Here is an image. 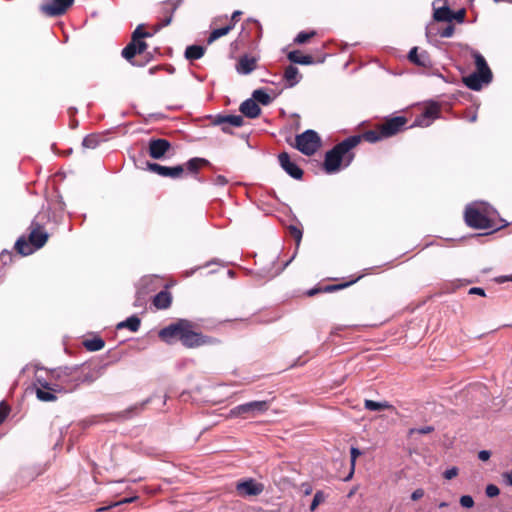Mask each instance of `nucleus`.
<instances>
[{
  "instance_id": "obj_60",
  "label": "nucleus",
  "mask_w": 512,
  "mask_h": 512,
  "mask_svg": "<svg viewBox=\"0 0 512 512\" xmlns=\"http://www.w3.org/2000/svg\"><path fill=\"white\" fill-rule=\"evenodd\" d=\"M476 118H477V116L474 114L473 116H471L470 121L474 122V121H476Z\"/></svg>"
},
{
  "instance_id": "obj_7",
  "label": "nucleus",
  "mask_w": 512,
  "mask_h": 512,
  "mask_svg": "<svg viewBox=\"0 0 512 512\" xmlns=\"http://www.w3.org/2000/svg\"><path fill=\"white\" fill-rule=\"evenodd\" d=\"M192 322L186 319H179L159 331V337L168 344L175 339L182 341V335H186Z\"/></svg>"
},
{
  "instance_id": "obj_59",
  "label": "nucleus",
  "mask_w": 512,
  "mask_h": 512,
  "mask_svg": "<svg viewBox=\"0 0 512 512\" xmlns=\"http://www.w3.org/2000/svg\"><path fill=\"white\" fill-rule=\"evenodd\" d=\"M360 278H361V276H359L357 279L352 280L351 282H349V283H347V284L343 285V287H345V286H348V285H350V284L355 283V282H356L357 280H359Z\"/></svg>"
},
{
  "instance_id": "obj_26",
  "label": "nucleus",
  "mask_w": 512,
  "mask_h": 512,
  "mask_svg": "<svg viewBox=\"0 0 512 512\" xmlns=\"http://www.w3.org/2000/svg\"><path fill=\"white\" fill-rule=\"evenodd\" d=\"M284 79L286 80L288 87H293L299 83L301 75L297 67L289 65L284 72Z\"/></svg>"
},
{
  "instance_id": "obj_9",
  "label": "nucleus",
  "mask_w": 512,
  "mask_h": 512,
  "mask_svg": "<svg viewBox=\"0 0 512 512\" xmlns=\"http://www.w3.org/2000/svg\"><path fill=\"white\" fill-rule=\"evenodd\" d=\"M131 42L122 50V56L130 61L136 54L142 53L147 45L144 41L145 37L152 36L153 34H132Z\"/></svg>"
},
{
  "instance_id": "obj_56",
  "label": "nucleus",
  "mask_w": 512,
  "mask_h": 512,
  "mask_svg": "<svg viewBox=\"0 0 512 512\" xmlns=\"http://www.w3.org/2000/svg\"><path fill=\"white\" fill-rule=\"evenodd\" d=\"M497 281L499 283H503V282H507V281H512V275H508V276H500Z\"/></svg>"
},
{
  "instance_id": "obj_41",
  "label": "nucleus",
  "mask_w": 512,
  "mask_h": 512,
  "mask_svg": "<svg viewBox=\"0 0 512 512\" xmlns=\"http://www.w3.org/2000/svg\"><path fill=\"white\" fill-rule=\"evenodd\" d=\"M136 499H137L136 496L130 497V498H125V499H123L121 501H118V502H115V503H113V504H111V505H109L107 507H100L96 511L97 512H103V511H106V510L110 509L111 507H115V506H118V505H121V504L131 503V502L135 501Z\"/></svg>"
},
{
  "instance_id": "obj_30",
  "label": "nucleus",
  "mask_w": 512,
  "mask_h": 512,
  "mask_svg": "<svg viewBox=\"0 0 512 512\" xmlns=\"http://www.w3.org/2000/svg\"><path fill=\"white\" fill-rule=\"evenodd\" d=\"M288 59L297 64L308 65L312 63V57L309 55H302L300 51H290L287 55Z\"/></svg>"
},
{
  "instance_id": "obj_44",
  "label": "nucleus",
  "mask_w": 512,
  "mask_h": 512,
  "mask_svg": "<svg viewBox=\"0 0 512 512\" xmlns=\"http://www.w3.org/2000/svg\"><path fill=\"white\" fill-rule=\"evenodd\" d=\"M314 34H298L296 38L294 39V42L296 44H304L308 42V40L313 36Z\"/></svg>"
},
{
  "instance_id": "obj_37",
  "label": "nucleus",
  "mask_w": 512,
  "mask_h": 512,
  "mask_svg": "<svg viewBox=\"0 0 512 512\" xmlns=\"http://www.w3.org/2000/svg\"><path fill=\"white\" fill-rule=\"evenodd\" d=\"M101 137L97 134L87 135L82 142V146L88 149H95L100 143Z\"/></svg>"
},
{
  "instance_id": "obj_13",
  "label": "nucleus",
  "mask_w": 512,
  "mask_h": 512,
  "mask_svg": "<svg viewBox=\"0 0 512 512\" xmlns=\"http://www.w3.org/2000/svg\"><path fill=\"white\" fill-rule=\"evenodd\" d=\"M210 341L208 337L202 335L201 333L194 331V324L192 323L186 335H182L181 343L188 348H195L205 344H208Z\"/></svg>"
},
{
  "instance_id": "obj_39",
  "label": "nucleus",
  "mask_w": 512,
  "mask_h": 512,
  "mask_svg": "<svg viewBox=\"0 0 512 512\" xmlns=\"http://www.w3.org/2000/svg\"><path fill=\"white\" fill-rule=\"evenodd\" d=\"M242 30H248V31H258L261 30V25L259 21L255 19H247L242 27Z\"/></svg>"
},
{
  "instance_id": "obj_46",
  "label": "nucleus",
  "mask_w": 512,
  "mask_h": 512,
  "mask_svg": "<svg viewBox=\"0 0 512 512\" xmlns=\"http://www.w3.org/2000/svg\"><path fill=\"white\" fill-rule=\"evenodd\" d=\"M290 234L296 239L297 243L299 244L301 238H302V231L299 230L295 226L290 227Z\"/></svg>"
},
{
  "instance_id": "obj_4",
  "label": "nucleus",
  "mask_w": 512,
  "mask_h": 512,
  "mask_svg": "<svg viewBox=\"0 0 512 512\" xmlns=\"http://www.w3.org/2000/svg\"><path fill=\"white\" fill-rule=\"evenodd\" d=\"M30 228L29 242L21 237L15 243L16 250L23 256H27L33 253L34 250L41 248L48 240V234L36 220L32 221Z\"/></svg>"
},
{
  "instance_id": "obj_3",
  "label": "nucleus",
  "mask_w": 512,
  "mask_h": 512,
  "mask_svg": "<svg viewBox=\"0 0 512 512\" xmlns=\"http://www.w3.org/2000/svg\"><path fill=\"white\" fill-rule=\"evenodd\" d=\"M52 381L61 388V393L74 391L81 383L92 381L87 376H83L77 367H64L54 370L51 373Z\"/></svg>"
},
{
  "instance_id": "obj_11",
  "label": "nucleus",
  "mask_w": 512,
  "mask_h": 512,
  "mask_svg": "<svg viewBox=\"0 0 512 512\" xmlns=\"http://www.w3.org/2000/svg\"><path fill=\"white\" fill-rule=\"evenodd\" d=\"M241 15V11H235L230 19L227 16L215 18L212 22L210 32H230L234 29L235 23L240 20Z\"/></svg>"
},
{
  "instance_id": "obj_64",
  "label": "nucleus",
  "mask_w": 512,
  "mask_h": 512,
  "mask_svg": "<svg viewBox=\"0 0 512 512\" xmlns=\"http://www.w3.org/2000/svg\"><path fill=\"white\" fill-rule=\"evenodd\" d=\"M352 473H353V470L351 471L350 475L347 476V479H350V476L352 475Z\"/></svg>"
},
{
  "instance_id": "obj_18",
  "label": "nucleus",
  "mask_w": 512,
  "mask_h": 512,
  "mask_svg": "<svg viewBox=\"0 0 512 512\" xmlns=\"http://www.w3.org/2000/svg\"><path fill=\"white\" fill-rule=\"evenodd\" d=\"M440 109L435 103L428 105L423 113L415 119V125L420 127H428L439 117Z\"/></svg>"
},
{
  "instance_id": "obj_27",
  "label": "nucleus",
  "mask_w": 512,
  "mask_h": 512,
  "mask_svg": "<svg viewBox=\"0 0 512 512\" xmlns=\"http://www.w3.org/2000/svg\"><path fill=\"white\" fill-rule=\"evenodd\" d=\"M206 48L202 45H190L185 50V58L189 61L198 60L203 57Z\"/></svg>"
},
{
  "instance_id": "obj_34",
  "label": "nucleus",
  "mask_w": 512,
  "mask_h": 512,
  "mask_svg": "<svg viewBox=\"0 0 512 512\" xmlns=\"http://www.w3.org/2000/svg\"><path fill=\"white\" fill-rule=\"evenodd\" d=\"M364 407H365V409L370 410V411H381L384 409H389L392 406L386 401L376 402L373 400L366 399L364 401Z\"/></svg>"
},
{
  "instance_id": "obj_31",
  "label": "nucleus",
  "mask_w": 512,
  "mask_h": 512,
  "mask_svg": "<svg viewBox=\"0 0 512 512\" xmlns=\"http://www.w3.org/2000/svg\"><path fill=\"white\" fill-rule=\"evenodd\" d=\"M384 135L382 134V128L381 126H379L376 130H369V131H366L364 132L361 136H360V140L361 139H364L365 141L369 142V143H375L377 141H380L382 139H384Z\"/></svg>"
},
{
  "instance_id": "obj_49",
  "label": "nucleus",
  "mask_w": 512,
  "mask_h": 512,
  "mask_svg": "<svg viewBox=\"0 0 512 512\" xmlns=\"http://www.w3.org/2000/svg\"><path fill=\"white\" fill-rule=\"evenodd\" d=\"M423 496H424V490L419 488L412 492L411 499L413 501H417V500L421 499Z\"/></svg>"
},
{
  "instance_id": "obj_42",
  "label": "nucleus",
  "mask_w": 512,
  "mask_h": 512,
  "mask_svg": "<svg viewBox=\"0 0 512 512\" xmlns=\"http://www.w3.org/2000/svg\"><path fill=\"white\" fill-rule=\"evenodd\" d=\"M500 493L499 488L494 484H489L486 487V495L490 498L498 496Z\"/></svg>"
},
{
  "instance_id": "obj_10",
  "label": "nucleus",
  "mask_w": 512,
  "mask_h": 512,
  "mask_svg": "<svg viewBox=\"0 0 512 512\" xmlns=\"http://www.w3.org/2000/svg\"><path fill=\"white\" fill-rule=\"evenodd\" d=\"M174 10L175 7H173V4H165L163 17H161L157 23H155L152 26H148L146 24H139L133 32H146L147 29H151L152 32H159L162 28H164L171 22Z\"/></svg>"
},
{
  "instance_id": "obj_35",
  "label": "nucleus",
  "mask_w": 512,
  "mask_h": 512,
  "mask_svg": "<svg viewBox=\"0 0 512 512\" xmlns=\"http://www.w3.org/2000/svg\"><path fill=\"white\" fill-rule=\"evenodd\" d=\"M253 100L262 105H269L272 101L271 96L263 89H257L252 94Z\"/></svg>"
},
{
  "instance_id": "obj_50",
  "label": "nucleus",
  "mask_w": 512,
  "mask_h": 512,
  "mask_svg": "<svg viewBox=\"0 0 512 512\" xmlns=\"http://www.w3.org/2000/svg\"><path fill=\"white\" fill-rule=\"evenodd\" d=\"M491 456V453L490 451L488 450H482L478 453V458L481 460V461H487Z\"/></svg>"
},
{
  "instance_id": "obj_52",
  "label": "nucleus",
  "mask_w": 512,
  "mask_h": 512,
  "mask_svg": "<svg viewBox=\"0 0 512 512\" xmlns=\"http://www.w3.org/2000/svg\"><path fill=\"white\" fill-rule=\"evenodd\" d=\"M469 294H477L480 296H485V291L479 287H473L469 290Z\"/></svg>"
},
{
  "instance_id": "obj_48",
  "label": "nucleus",
  "mask_w": 512,
  "mask_h": 512,
  "mask_svg": "<svg viewBox=\"0 0 512 512\" xmlns=\"http://www.w3.org/2000/svg\"><path fill=\"white\" fill-rule=\"evenodd\" d=\"M433 431V427L431 426H425L419 429H411V433H418V434H428Z\"/></svg>"
},
{
  "instance_id": "obj_29",
  "label": "nucleus",
  "mask_w": 512,
  "mask_h": 512,
  "mask_svg": "<svg viewBox=\"0 0 512 512\" xmlns=\"http://www.w3.org/2000/svg\"><path fill=\"white\" fill-rule=\"evenodd\" d=\"M472 56L474 58L475 66L477 69L476 72H480V73H484V74L492 76V72H491L490 68L488 67L485 58L477 51H474L472 53Z\"/></svg>"
},
{
  "instance_id": "obj_21",
  "label": "nucleus",
  "mask_w": 512,
  "mask_h": 512,
  "mask_svg": "<svg viewBox=\"0 0 512 512\" xmlns=\"http://www.w3.org/2000/svg\"><path fill=\"white\" fill-rule=\"evenodd\" d=\"M244 123V118L241 115H217L213 120L214 125L222 126V131L225 133H229V126L233 127H241Z\"/></svg>"
},
{
  "instance_id": "obj_36",
  "label": "nucleus",
  "mask_w": 512,
  "mask_h": 512,
  "mask_svg": "<svg viewBox=\"0 0 512 512\" xmlns=\"http://www.w3.org/2000/svg\"><path fill=\"white\" fill-rule=\"evenodd\" d=\"M105 345V342L101 338H93L84 341V346L89 351H99Z\"/></svg>"
},
{
  "instance_id": "obj_61",
  "label": "nucleus",
  "mask_w": 512,
  "mask_h": 512,
  "mask_svg": "<svg viewBox=\"0 0 512 512\" xmlns=\"http://www.w3.org/2000/svg\"><path fill=\"white\" fill-rule=\"evenodd\" d=\"M443 37H451L453 34H448V33H445V34H441Z\"/></svg>"
},
{
  "instance_id": "obj_17",
  "label": "nucleus",
  "mask_w": 512,
  "mask_h": 512,
  "mask_svg": "<svg viewBox=\"0 0 512 512\" xmlns=\"http://www.w3.org/2000/svg\"><path fill=\"white\" fill-rule=\"evenodd\" d=\"M406 122V118L402 116L390 118L380 125L382 128V134L385 138L391 137L401 131Z\"/></svg>"
},
{
  "instance_id": "obj_43",
  "label": "nucleus",
  "mask_w": 512,
  "mask_h": 512,
  "mask_svg": "<svg viewBox=\"0 0 512 512\" xmlns=\"http://www.w3.org/2000/svg\"><path fill=\"white\" fill-rule=\"evenodd\" d=\"M460 504L464 507V508H471L473 507L474 505V500L471 496L469 495H464L460 498Z\"/></svg>"
},
{
  "instance_id": "obj_47",
  "label": "nucleus",
  "mask_w": 512,
  "mask_h": 512,
  "mask_svg": "<svg viewBox=\"0 0 512 512\" xmlns=\"http://www.w3.org/2000/svg\"><path fill=\"white\" fill-rule=\"evenodd\" d=\"M458 474V469L456 467H452L450 469H447L445 472H444V477L447 479V480H450L454 477H456Z\"/></svg>"
},
{
  "instance_id": "obj_14",
  "label": "nucleus",
  "mask_w": 512,
  "mask_h": 512,
  "mask_svg": "<svg viewBox=\"0 0 512 512\" xmlns=\"http://www.w3.org/2000/svg\"><path fill=\"white\" fill-rule=\"evenodd\" d=\"M491 81L492 76L476 71L463 77L464 84L474 91L480 90L484 84H489Z\"/></svg>"
},
{
  "instance_id": "obj_58",
  "label": "nucleus",
  "mask_w": 512,
  "mask_h": 512,
  "mask_svg": "<svg viewBox=\"0 0 512 512\" xmlns=\"http://www.w3.org/2000/svg\"><path fill=\"white\" fill-rule=\"evenodd\" d=\"M25 473H28V475L30 476V479H34L35 477H37L38 475H40L42 473V470H39L38 472L36 473H30L28 470H25L24 471Z\"/></svg>"
},
{
  "instance_id": "obj_33",
  "label": "nucleus",
  "mask_w": 512,
  "mask_h": 512,
  "mask_svg": "<svg viewBox=\"0 0 512 512\" xmlns=\"http://www.w3.org/2000/svg\"><path fill=\"white\" fill-rule=\"evenodd\" d=\"M37 388H42V390H54V391H61V388H59L54 382H48L47 380L37 376L34 383V390L36 391Z\"/></svg>"
},
{
  "instance_id": "obj_45",
  "label": "nucleus",
  "mask_w": 512,
  "mask_h": 512,
  "mask_svg": "<svg viewBox=\"0 0 512 512\" xmlns=\"http://www.w3.org/2000/svg\"><path fill=\"white\" fill-rule=\"evenodd\" d=\"M350 455H351V466H352V469H354L356 459L358 456L361 455V451L358 448L352 447L350 450Z\"/></svg>"
},
{
  "instance_id": "obj_5",
  "label": "nucleus",
  "mask_w": 512,
  "mask_h": 512,
  "mask_svg": "<svg viewBox=\"0 0 512 512\" xmlns=\"http://www.w3.org/2000/svg\"><path fill=\"white\" fill-rule=\"evenodd\" d=\"M438 1L433 2V19L436 22H444L447 26L443 29L442 32H453L454 23H462L466 16V10L460 9L456 12L452 11L449 7H437L436 4Z\"/></svg>"
},
{
  "instance_id": "obj_12",
  "label": "nucleus",
  "mask_w": 512,
  "mask_h": 512,
  "mask_svg": "<svg viewBox=\"0 0 512 512\" xmlns=\"http://www.w3.org/2000/svg\"><path fill=\"white\" fill-rule=\"evenodd\" d=\"M74 0H52L41 6V11L48 16H58L67 11Z\"/></svg>"
},
{
  "instance_id": "obj_38",
  "label": "nucleus",
  "mask_w": 512,
  "mask_h": 512,
  "mask_svg": "<svg viewBox=\"0 0 512 512\" xmlns=\"http://www.w3.org/2000/svg\"><path fill=\"white\" fill-rule=\"evenodd\" d=\"M205 163H207V160L203 158H192L187 162L186 167L191 172H197L200 166Z\"/></svg>"
},
{
  "instance_id": "obj_24",
  "label": "nucleus",
  "mask_w": 512,
  "mask_h": 512,
  "mask_svg": "<svg viewBox=\"0 0 512 512\" xmlns=\"http://www.w3.org/2000/svg\"><path fill=\"white\" fill-rule=\"evenodd\" d=\"M240 111L248 118H256L260 115L261 109L253 99H247L240 105Z\"/></svg>"
},
{
  "instance_id": "obj_55",
  "label": "nucleus",
  "mask_w": 512,
  "mask_h": 512,
  "mask_svg": "<svg viewBox=\"0 0 512 512\" xmlns=\"http://www.w3.org/2000/svg\"><path fill=\"white\" fill-rule=\"evenodd\" d=\"M226 183H227V180H226V178L224 176H222V175L217 176L216 184H218V185H225Z\"/></svg>"
},
{
  "instance_id": "obj_6",
  "label": "nucleus",
  "mask_w": 512,
  "mask_h": 512,
  "mask_svg": "<svg viewBox=\"0 0 512 512\" xmlns=\"http://www.w3.org/2000/svg\"><path fill=\"white\" fill-rule=\"evenodd\" d=\"M296 148L307 156L313 155L321 146V139L314 130H306L295 138Z\"/></svg>"
},
{
  "instance_id": "obj_22",
  "label": "nucleus",
  "mask_w": 512,
  "mask_h": 512,
  "mask_svg": "<svg viewBox=\"0 0 512 512\" xmlns=\"http://www.w3.org/2000/svg\"><path fill=\"white\" fill-rule=\"evenodd\" d=\"M257 61L258 58L255 56L243 55L236 65V71L239 74L248 75L256 69Z\"/></svg>"
},
{
  "instance_id": "obj_63",
  "label": "nucleus",
  "mask_w": 512,
  "mask_h": 512,
  "mask_svg": "<svg viewBox=\"0 0 512 512\" xmlns=\"http://www.w3.org/2000/svg\"><path fill=\"white\" fill-rule=\"evenodd\" d=\"M314 293H315V290H311V291L309 292V295H313Z\"/></svg>"
},
{
  "instance_id": "obj_23",
  "label": "nucleus",
  "mask_w": 512,
  "mask_h": 512,
  "mask_svg": "<svg viewBox=\"0 0 512 512\" xmlns=\"http://www.w3.org/2000/svg\"><path fill=\"white\" fill-rule=\"evenodd\" d=\"M408 59L410 62L422 67H426L430 64V58L427 52L419 51L417 47H413L410 50L408 54Z\"/></svg>"
},
{
  "instance_id": "obj_54",
  "label": "nucleus",
  "mask_w": 512,
  "mask_h": 512,
  "mask_svg": "<svg viewBox=\"0 0 512 512\" xmlns=\"http://www.w3.org/2000/svg\"><path fill=\"white\" fill-rule=\"evenodd\" d=\"M6 415H7V409L0 405V424L4 421Z\"/></svg>"
},
{
  "instance_id": "obj_8",
  "label": "nucleus",
  "mask_w": 512,
  "mask_h": 512,
  "mask_svg": "<svg viewBox=\"0 0 512 512\" xmlns=\"http://www.w3.org/2000/svg\"><path fill=\"white\" fill-rule=\"evenodd\" d=\"M269 408L268 401H252L240 404L231 409L230 414L235 417H256L263 414Z\"/></svg>"
},
{
  "instance_id": "obj_16",
  "label": "nucleus",
  "mask_w": 512,
  "mask_h": 512,
  "mask_svg": "<svg viewBox=\"0 0 512 512\" xmlns=\"http://www.w3.org/2000/svg\"><path fill=\"white\" fill-rule=\"evenodd\" d=\"M147 167H148V170L153 173H156L162 177H170V178H179L184 171L183 166H181V165H177L174 167H167V166L160 165L158 163H148Z\"/></svg>"
},
{
  "instance_id": "obj_19",
  "label": "nucleus",
  "mask_w": 512,
  "mask_h": 512,
  "mask_svg": "<svg viewBox=\"0 0 512 512\" xmlns=\"http://www.w3.org/2000/svg\"><path fill=\"white\" fill-rule=\"evenodd\" d=\"M171 144L168 140L158 138L149 141V155L153 159H161L170 150Z\"/></svg>"
},
{
  "instance_id": "obj_32",
  "label": "nucleus",
  "mask_w": 512,
  "mask_h": 512,
  "mask_svg": "<svg viewBox=\"0 0 512 512\" xmlns=\"http://www.w3.org/2000/svg\"><path fill=\"white\" fill-rule=\"evenodd\" d=\"M57 393H61V391L42 390V388H37L35 394L37 399L42 402H54L57 400Z\"/></svg>"
},
{
  "instance_id": "obj_62",
  "label": "nucleus",
  "mask_w": 512,
  "mask_h": 512,
  "mask_svg": "<svg viewBox=\"0 0 512 512\" xmlns=\"http://www.w3.org/2000/svg\"><path fill=\"white\" fill-rule=\"evenodd\" d=\"M228 275H229L230 277H233L234 272H233L232 270H229V271H228Z\"/></svg>"
},
{
  "instance_id": "obj_1",
  "label": "nucleus",
  "mask_w": 512,
  "mask_h": 512,
  "mask_svg": "<svg viewBox=\"0 0 512 512\" xmlns=\"http://www.w3.org/2000/svg\"><path fill=\"white\" fill-rule=\"evenodd\" d=\"M360 143V135L346 138L335 145L325 155L324 169L327 173L338 172L341 167H348L353 161L354 154L351 150Z\"/></svg>"
},
{
  "instance_id": "obj_51",
  "label": "nucleus",
  "mask_w": 512,
  "mask_h": 512,
  "mask_svg": "<svg viewBox=\"0 0 512 512\" xmlns=\"http://www.w3.org/2000/svg\"><path fill=\"white\" fill-rule=\"evenodd\" d=\"M301 488H302L304 495H310L313 490L312 486L309 483H303Z\"/></svg>"
},
{
  "instance_id": "obj_25",
  "label": "nucleus",
  "mask_w": 512,
  "mask_h": 512,
  "mask_svg": "<svg viewBox=\"0 0 512 512\" xmlns=\"http://www.w3.org/2000/svg\"><path fill=\"white\" fill-rule=\"evenodd\" d=\"M172 302V296L170 292L168 291H160L158 294L155 295L153 304L158 309H166L171 305Z\"/></svg>"
},
{
  "instance_id": "obj_2",
  "label": "nucleus",
  "mask_w": 512,
  "mask_h": 512,
  "mask_svg": "<svg viewBox=\"0 0 512 512\" xmlns=\"http://www.w3.org/2000/svg\"><path fill=\"white\" fill-rule=\"evenodd\" d=\"M498 216L491 205L482 201L467 205L464 213L466 224L474 229H499Z\"/></svg>"
},
{
  "instance_id": "obj_20",
  "label": "nucleus",
  "mask_w": 512,
  "mask_h": 512,
  "mask_svg": "<svg viewBox=\"0 0 512 512\" xmlns=\"http://www.w3.org/2000/svg\"><path fill=\"white\" fill-rule=\"evenodd\" d=\"M236 489L242 496H257L263 492L264 486L253 479H249L237 483Z\"/></svg>"
},
{
  "instance_id": "obj_57",
  "label": "nucleus",
  "mask_w": 512,
  "mask_h": 512,
  "mask_svg": "<svg viewBox=\"0 0 512 512\" xmlns=\"http://www.w3.org/2000/svg\"><path fill=\"white\" fill-rule=\"evenodd\" d=\"M223 34H210V37H209V40H208V43H212L213 41H215L216 39H218L219 37H221Z\"/></svg>"
},
{
  "instance_id": "obj_40",
  "label": "nucleus",
  "mask_w": 512,
  "mask_h": 512,
  "mask_svg": "<svg viewBox=\"0 0 512 512\" xmlns=\"http://www.w3.org/2000/svg\"><path fill=\"white\" fill-rule=\"evenodd\" d=\"M325 499V495L322 491H317L313 497L312 503L310 505V511H315L317 507L322 503Z\"/></svg>"
},
{
  "instance_id": "obj_15",
  "label": "nucleus",
  "mask_w": 512,
  "mask_h": 512,
  "mask_svg": "<svg viewBox=\"0 0 512 512\" xmlns=\"http://www.w3.org/2000/svg\"><path fill=\"white\" fill-rule=\"evenodd\" d=\"M280 166L283 170L294 179H301L303 176L302 169L293 161H291L288 153L283 152L278 156Z\"/></svg>"
},
{
  "instance_id": "obj_28",
  "label": "nucleus",
  "mask_w": 512,
  "mask_h": 512,
  "mask_svg": "<svg viewBox=\"0 0 512 512\" xmlns=\"http://www.w3.org/2000/svg\"><path fill=\"white\" fill-rule=\"evenodd\" d=\"M140 325H141L140 318L137 317L136 315H132L129 318H127L125 321L118 323L116 328L117 329L127 328L131 332H137L140 328Z\"/></svg>"
},
{
  "instance_id": "obj_53",
  "label": "nucleus",
  "mask_w": 512,
  "mask_h": 512,
  "mask_svg": "<svg viewBox=\"0 0 512 512\" xmlns=\"http://www.w3.org/2000/svg\"><path fill=\"white\" fill-rule=\"evenodd\" d=\"M502 476H503L505 482L508 485L512 486V470L509 471V472L504 473Z\"/></svg>"
}]
</instances>
